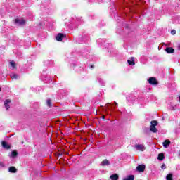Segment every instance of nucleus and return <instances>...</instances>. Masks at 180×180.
I'll use <instances>...</instances> for the list:
<instances>
[{
  "instance_id": "nucleus-22",
  "label": "nucleus",
  "mask_w": 180,
  "mask_h": 180,
  "mask_svg": "<svg viewBox=\"0 0 180 180\" xmlns=\"http://www.w3.org/2000/svg\"><path fill=\"white\" fill-rule=\"evenodd\" d=\"M171 33H172V34H176V31L175 30H172V31H171Z\"/></svg>"
},
{
  "instance_id": "nucleus-8",
  "label": "nucleus",
  "mask_w": 180,
  "mask_h": 180,
  "mask_svg": "<svg viewBox=\"0 0 180 180\" xmlns=\"http://www.w3.org/2000/svg\"><path fill=\"white\" fill-rule=\"evenodd\" d=\"M127 63L129 65H135L136 63H134V57H131L130 59H129Z\"/></svg>"
},
{
  "instance_id": "nucleus-3",
  "label": "nucleus",
  "mask_w": 180,
  "mask_h": 180,
  "mask_svg": "<svg viewBox=\"0 0 180 180\" xmlns=\"http://www.w3.org/2000/svg\"><path fill=\"white\" fill-rule=\"evenodd\" d=\"M148 82L149 84H150V85H158V82H157V79H155V77H150L148 79Z\"/></svg>"
},
{
  "instance_id": "nucleus-13",
  "label": "nucleus",
  "mask_w": 180,
  "mask_h": 180,
  "mask_svg": "<svg viewBox=\"0 0 180 180\" xmlns=\"http://www.w3.org/2000/svg\"><path fill=\"white\" fill-rule=\"evenodd\" d=\"M110 179L111 180H117L119 179V175L114 174L110 176Z\"/></svg>"
},
{
  "instance_id": "nucleus-11",
  "label": "nucleus",
  "mask_w": 180,
  "mask_h": 180,
  "mask_svg": "<svg viewBox=\"0 0 180 180\" xmlns=\"http://www.w3.org/2000/svg\"><path fill=\"white\" fill-rule=\"evenodd\" d=\"M1 144L4 148H6L7 150H9V148H11V146H9V144H8V143L5 141H3Z\"/></svg>"
},
{
  "instance_id": "nucleus-2",
  "label": "nucleus",
  "mask_w": 180,
  "mask_h": 180,
  "mask_svg": "<svg viewBox=\"0 0 180 180\" xmlns=\"http://www.w3.org/2000/svg\"><path fill=\"white\" fill-rule=\"evenodd\" d=\"M134 148L137 151H146V146L143 144H136Z\"/></svg>"
},
{
  "instance_id": "nucleus-28",
  "label": "nucleus",
  "mask_w": 180,
  "mask_h": 180,
  "mask_svg": "<svg viewBox=\"0 0 180 180\" xmlns=\"http://www.w3.org/2000/svg\"><path fill=\"white\" fill-rule=\"evenodd\" d=\"M2 90V89H1V87H0V91H1Z\"/></svg>"
},
{
  "instance_id": "nucleus-27",
  "label": "nucleus",
  "mask_w": 180,
  "mask_h": 180,
  "mask_svg": "<svg viewBox=\"0 0 180 180\" xmlns=\"http://www.w3.org/2000/svg\"><path fill=\"white\" fill-rule=\"evenodd\" d=\"M115 105H117V103H115Z\"/></svg>"
},
{
  "instance_id": "nucleus-7",
  "label": "nucleus",
  "mask_w": 180,
  "mask_h": 180,
  "mask_svg": "<svg viewBox=\"0 0 180 180\" xmlns=\"http://www.w3.org/2000/svg\"><path fill=\"white\" fill-rule=\"evenodd\" d=\"M11 99H6L5 101H4V106L6 109V110H8V109H9L11 107L9 106V103H11Z\"/></svg>"
},
{
  "instance_id": "nucleus-24",
  "label": "nucleus",
  "mask_w": 180,
  "mask_h": 180,
  "mask_svg": "<svg viewBox=\"0 0 180 180\" xmlns=\"http://www.w3.org/2000/svg\"><path fill=\"white\" fill-rule=\"evenodd\" d=\"M0 167H5V165L2 162H0Z\"/></svg>"
},
{
  "instance_id": "nucleus-9",
  "label": "nucleus",
  "mask_w": 180,
  "mask_h": 180,
  "mask_svg": "<svg viewBox=\"0 0 180 180\" xmlns=\"http://www.w3.org/2000/svg\"><path fill=\"white\" fill-rule=\"evenodd\" d=\"M165 51L167 52L169 54H171L175 51V49L171 47H167L165 49Z\"/></svg>"
},
{
  "instance_id": "nucleus-12",
  "label": "nucleus",
  "mask_w": 180,
  "mask_h": 180,
  "mask_svg": "<svg viewBox=\"0 0 180 180\" xmlns=\"http://www.w3.org/2000/svg\"><path fill=\"white\" fill-rule=\"evenodd\" d=\"M63 37H64V35L63 34H61V33H59L58 34V36L56 37V40L58 41H61V40H63Z\"/></svg>"
},
{
  "instance_id": "nucleus-19",
  "label": "nucleus",
  "mask_w": 180,
  "mask_h": 180,
  "mask_svg": "<svg viewBox=\"0 0 180 180\" xmlns=\"http://www.w3.org/2000/svg\"><path fill=\"white\" fill-rule=\"evenodd\" d=\"M16 155H18V152L16 150H13L11 153V157L15 158V157H16Z\"/></svg>"
},
{
  "instance_id": "nucleus-15",
  "label": "nucleus",
  "mask_w": 180,
  "mask_h": 180,
  "mask_svg": "<svg viewBox=\"0 0 180 180\" xmlns=\"http://www.w3.org/2000/svg\"><path fill=\"white\" fill-rule=\"evenodd\" d=\"M164 158H165L164 153H160L158 155V160H159L160 161H162V160H164Z\"/></svg>"
},
{
  "instance_id": "nucleus-6",
  "label": "nucleus",
  "mask_w": 180,
  "mask_h": 180,
  "mask_svg": "<svg viewBox=\"0 0 180 180\" xmlns=\"http://www.w3.org/2000/svg\"><path fill=\"white\" fill-rule=\"evenodd\" d=\"M101 165L102 167H108V166L110 165V162L108 160L105 159L104 160H103L101 162Z\"/></svg>"
},
{
  "instance_id": "nucleus-17",
  "label": "nucleus",
  "mask_w": 180,
  "mask_h": 180,
  "mask_svg": "<svg viewBox=\"0 0 180 180\" xmlns=\"http://www.w3.org/2000/svg\"><path fill=\"white\" fill-rule=\"evenodd\" d=\"M9 172L15 173L16 172L17 169L15 168V167H11L8 169Z\"/></svg>"
},
{
  "instance_id": "nucleus-16",
  "label": "nucleus",
  "mask_w": 180,
  "mask_h": 180,
  "mask_svg": "<svg viewBox=\"0 0 180 180\" xmlns=\"http://www.w3.org/2000/svg\"><path fill=\"white\" fill-rule=\"evenodd\" d=\"M124 180H134V175H129L124 178Z\"/></svg>"
},
{
  "instance_id": "nucleus-23",
  "label": "nucleus",
  "mask_w": 180,
  "mask_h": 180,
  "mask_svg": "<svg viewBox=\"0 0 180 180\" xmlns=\"http://www.w3.org/2000/svg\"><path fill=\"white\" fill-rule=\"evenodd\" d=\"M107 108H108L109 110H113V108H109V105H108V104L105 105Z\"/></svg>"
},
{
  "instance_id": "nucleus-5",
  "label": "nucleus",
  "mask_w": 180,
  "mask_h": 180,
  "mask_svg": "<svg viewBox=\"0 0 180 180\" xmlns=\"http://www.w3.org/2000/svg\"><path fill=\"white\" fill-rule=\"evenodd\" d=\"M144 169H146V165H138L136 167V170L139 172H144Z\"/></svg>"
},
{
  "instance_id": "nucleus-10",
  "label": "nucleus",
  "mask_w": 180,
  "mask_h": 180,
  "mask_svg": "<svg viewBox=\"0 0 180 180\" xmlns=\"http://www.w3.org/2000/svg\"><path fill=\"white\" fill-rule=\"evenodd\" d=\"M169 144H171V141H169V140H165L163 142V147H165V148H168V146H169Z\"/></svg>"
},
{
  "instance_id": "nucleus-20",
  "label": "nucleus",
  "mask_w": 180,
  "mask_h": 180,
  "mask_svg": "<svg viewBox=\"0 0 180 180\" xmlns=\"http://www.w3.org/2000/svg\"><path fill=\"white\" fill-rule=\"evenodd\" d=\"M166 179H167V180H172V174H168V175L166 176Z\"/></svg>"
},
{
  "instance_id": "nucleus-18",
  "label": "nucleus",
  "mask_w": 180,
  "mask_h": 180,
  "mask_svg": "<svg viewBox=\"0 0 180 180\" xmlns=\"http://www.w3.org/2000/svg\"><path fill=\"white\" fill-rule=\"evenodd\" d=\"M10 65H11V67H13V68H16V63H15V61L12 60L11 62H10Z\"/></svg>"
},
{
  "instance_id": "nucleus-25",
  "label": "nucleus",
  "mask_w": 180,
  "mask_h": 180,
  "mask_svg": "<svg viewBox=\"0 0 180 180\" xmlns=\"http://www.w3.org/2000/svg\"><path fill=\"white\" fill-rule=\"evenodd\" d=\"M161 168H162V169H165V165H162V167H161Z\"/></svg>"
},
{
  "instance_id": "nucleus-1",
  "label": "nucleus",
  "mask_w": 180,
  "mask_h": 180,
  "mask_svg": "<svg viewBox=\"0 0 180 180\" xmlns=\"http://www.w3.org/2000/svg\"><path fill=\"white\" fill-rule=\"evenodd\" d=\"M158 122L153 120L150 122V130L152 131V133H157L158 131V129L155 127V126H158Z\"/></svg>"
},
{
  "instance_id": "nucleus-21",
  "label": "nucleus",
  "mask_w": 180,
  "mask_h": 180,
  "mask_svg": "<svg viewBox=\"0 0 180 180\" xmlns=\"http://www.w3.org/2000/svg\"><path fill=\"white\" fill-rule=\"evenodd\" d=\"M47 105L48 106H51V101L47 100Z\"/></svg>"
},
{
  "instance_id": "nucleus-26",
  "label": "nucleus",
  "mask_w": 180,
  "mask_h": 180,
  "mask_svg": "<svg viewBox=\"0 0 180 180\" xmlns=\"http://www.w3.org/2000/svg\"><path fill=\"white\" fill-rule=\"evenodd\" d=\"M178 49L180 50V44L178 46Z\"/></svg>"
},
{
  "instance_id": "nucleus-4",
  "label": "nucleus",
  "mask_w": 180,
  "mask_h": 180,
  "mask_svg": "<svg viewBox=\"0 0 180 180\" xmlns=\"http://www.w3.org/2000/svg\"><path fill=\"white\" fill-rule=\"evenodd\" d=\"M25 23H26V20H25V19L16 18L15 20V25H25Z\"/></svg>"
},
{
  "instance_id": "nucleus-14",
  "label": "nucleus",
  "mask_w": 180,
  "mask_h": 180,
  "mask_svg": "<svg viewBox=\"0 0 180 180\" xmlns=\"http://www.w3.org/2000/svg\"><path fill=\"white\" fill-rule=\"evenodd\" d=\"M11 77L12 78V79H18V78H19V75L15 73H13L11 75Z\"/></svg>"
}]
</instances>
